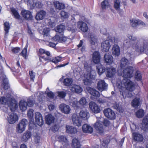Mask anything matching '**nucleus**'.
I'll return each mask as SVG.
<instances>
[{"label": "nucleus", "mask_w": 148, "mask_h": 148, "mask_svg": "<svg viewBox=\"0 0 148 148\" xmlns=\"http://www.w3.org/2000/svg\"><path fill=\"white\" fill-rule=\"evenodd\" d=\"M65 29V26L62 25H60L58 26L56 29V32L61 33L63 32Z\"/></svg>", "instance_id": "nucleus-47"}, {"label": "nucleus", "mask_w": 148, "mask_h": 148, "mask_svg": "<svg viewBox=\"0 0 148 148\" xmlns=\"http://www.w3.org/2000/svg\"><path fill=\"white\" fill-rule=\"evenodd\" d=\"M19 105L20 109L22 111H24L27 109V103L24 100H22L21 101Z\"/></svg>", "instance_id": "nucleus-38"}, {"label": "nucleus", "mask_w": 148, "mask_h": 148, "mask_svg": "<svg viewBox=\"0 0 148 148\" xmlns=\"http://www.w3.org/2000/svg\"><path fill=\"white\" fill-rule=\"evenodd\" d=\"M73 80L71 78H66L64 80V84L66 86L70 85L73 82Z\"/></svg>", "instance_id": "nucleus-45"}, {"label": "nucleus", "mask_w": 148, "mask_h": 148, "mask_svg": "<svg viewBox=\"0 0 148 148\" xmlns=\"http://www.w3.org/2000/svg\"><path fill=\"white\" fill-rule=\"evenodd\" d=\"M77 26L83 32H86L88 29V27L87 24L82 21H79L77 23Z\"/></svg>", "instance_id": "nucleus-12"}, {"label": "nucleus", "mask_w": 148, "mask_h": 148, "mask_svg": "<svg viewBox=\"0 0 148 148\" xmlns=\"http://www.w3.org/2000/svg\"><path fill=\"white\" fill-rule=\"evenodd\" d=\"M110 5L108 0H104L101 3V7L103 10L110 7Z\"/></svg>", "instance_id": "nucleus-36"}, {"label": "nucleus", "mask_w": 148, "mask_h": 148, "mask_svg": "<svg viewBox=\"0 0 148 148\" xmlns=\"http://www.w3.org/2000/svg\"><path fill=\"white\" fill-rule=\"evenodd\" d=\"M86 77L85 76V78L84 79H83V81L84 82V84L85 85H89L90 83L91 80L89 77L90 75L89 74H88L86 75Z\"/></svg>", "instance_id": "nucleus-46"}, {"label": "nucleus", "mask_w": 148, "mask_h": 148, "mask_svg": "<svg viewBox=\"0 0 148 148\" xmlns=\"http://www.w3.org/2000/svg\"><path fill=\"white\" fill-rule=\"evenodd\" d=\"M51 40L54 41H57L60 42V37L58 35H56L53 38H51Z\"/></svg>", "instance_id": "nucleus-60"}, {"label": "nucleus", "mask_w": 148, "mask_h": 148, "mask_svg": "<svg viewBox=\"0 0 148 148\" xmlns=\"http://www.w3.org/2000/svg\"><path fill=\"white\" fill-rule=\"evenodd\" d=\"M134 56L132 54L128 53L126 56V58L123 57L121 60L120 66L121 68H123L132 62Z\"/></svg>", "instance_id": "nucleus-5"}, {"label": "nucleus", "mask_w": 148, "mask_h": 148, "mask_svg": "<svg viewBox=\"0 0 148 148\" xmlns=\"http://www.w3.org/2000/svg\"><path fill=\"white\" fill-rule=\"evenodd\" d=\"M136 115L138 118H141L144 115L143 110L142 109H139L136 113Z\"/></svg>", "instance_id": "nucleus-51"}, {"label": "nucleus", "mask_w": 148, "mask_h": 148, "mask_svg": "<svg viewBox=\"0 0 148 148\" xmlns=\"http://www.w3.org/2000/svg\"><path fill=\"white\" fill-rule=\"evenodd\" d=\"M59 107L61 112L65 114L69 113L71 110L69 106L64 103L60 104Z\"/></svg>", "instance_id": "nucleus-15"}, {"label": "nucleus", "mask_w": 148, "mask_h": 148, "mask_svg": "<svg viewBox=\"0 0 148 148\" xmlns=\"http://www.w3.org/2000/svg\"><path fill=\"white\" fill-rule=\"evenodd\" d=\"M133 68L129 66L125 69L123 71V75L124 78L122 80L123 85L128 89H132L134 87V84L128 78H130L133 75Z\"/></svg>", "instance_id": "nucleus-1"}, {"label": "nucleus", "mask_w": 148, "mask_h": 148, "mask_svg": "<svg viewBox=\"0 0 148 148\" xmlns=\"http://www.w3.org/2000/svg\"><path fill=\"white\" fill-rule=\"evenodd\" d=\"M97 86L98 89L101 91L106 90L108 88V84L103 80L99 81L97 83Z\"/></svg>", "instance_id": "nucleus-9"}, {"label": "nucleus", "mask_w": 148, "mask_h": 148, "mask_svg": "<svg viewBox=\"0 0 148 148\" xmlns=\"http://www.w3.org/2000/svg\"><path fill=\"white\" fill-rule=\"evenodd\" d=\"M33 111L34 110L32 109H30L27 111V116L30 119H32L33 118Z\"/></svg>", "instance_id": "nucleus-55"}, {"label": "nucleus", "mask_w": 148, "mask_h": 148, "mask_svg": "<svg viewBox=\"0 0 148 148\" xmlns=\"http://www.w3.org/2000/svg\"><path fill=\"white\" fill-rule=\"evenodd\" d=\"M105 98L103 97L102 98H99L97 99V102L99 103H103L106 102Z\"/></svg>", "instance_id": "nucleus-62"}, {"label": "nucleus", "mask_w": 148, "mask_h": 148, "mask_svg": "<svg viewBox=\"0 0 148 148\" xmlns=\"http://www.w3.org/2000/svg\"><path fill=\"white\" fill-rule=\"evenodd\" d=\"M89 107L90 111L95 113H99L101 111L100 107L95 102L93 101L90 102Z\"/></svg>", "instance_id": "nucleus-7"}, {"label": "nucleus", "mask_w": 148, "mask_h": 148, "mask_svg": "<svg viewBox=\"0 0 148 148\" xmlns=\"http://www.w3.org/2000/svg\"><path fill=\"white\" fill-rule=\"evenodd\" d=\"M141 128L145 131L148 130V114L145 117L143 120Z\"/></svg>", "instance_id": "nucleus-25"}, {"label": "nucleus", "mask_w": 148, "mask_h": 148, "mask_svg": "<svg viewBox=\"0 0 148 148\" xmlns=\"http://www.w3.org/2000/svg\"><path fill=\"white\" fill-rule=\"evenodd\" d=\"M27 46H26L23 49L22 52L20 55L23 57L25 58L26 57V54L27 52Z\"/></svg>", "instance_id": "nucleus-57"}, {"label": "nucleus", "mask_w": 148, "mask_h": 148, "mask_svg": "<svg viewBox=\"0 0 148 148\" xmlns=\"http://www.w3.org/2000/svg\"><path fill=\"white\" fill-rule=\"evenodd\" d=\"M104 62L109 64H110L113 62V58L111 54L106 53L104 55L103 58Z\"/></svg>", "instance_id": "nucleus-22"}, {"label": "nucleus", "mask_w": 148, "mask_h": 148, "mask_svg": "<svg viewBox=\"0 0 148 148\" xmlns=\"http://www.w3.org/2000/svg\"><path fill=\"white\" fill-rule=\"evenodd\" d=\"M94 127L99 133H102L103 132L102 122L97 119V121L94 125Z\"/></svg>", "instance_id": "nucleus-19"}, {"label": "nucleus", "mask_w": 148, "mask_h": 148, "mask_svg": "<svg viewBox=\"0 0 148 148\" xmlns=\"http://www.w3.org/2000/svg\"><path fill=\"white\" fill-rule=\"evenodd\" d=\"M82 129L83 132L85 133H91L93 132L92 127L87 124L83 125Z\"/></svg>", "instance_id": "nucleus-28"}, {"label": "nucleus", "mask_w": 148, "mask_h": 148, "mask_svg": "<svg viewBox=\"0 0 148 148\" xmlns=\"http://www.w3.org/2000/svg\"><path fill=\"white\" fill-rule=\"evenodd\" d=\"M140 103V99L136 98L132 101V105L133 107L136 108L139 106Z\"/></svg>", "instance_id": "nucleus-44"}, {"label": "nucleus", "mask_w": 148, "mask_h": 148, "mask_svg": "<svg viewBox=\"0 0 148 148\" xmlns=\"http://www.w3.org/2000/svg\"><path fill=\"white\" fill-rule=\"evenodd\" d=\"M21 14L27 20H30L32 18V13L29 11L23 10L21 11Z\"/></svg>", "instance_id": "nucleus-21"}, {"label": "nucleus", "mask_w": 148, "mask_h": 148, "mask_svg": "<svg viewBox=\"0 0 148 148\" xmlns=\"http://www.w3.org/2000/svg\"><path fill=\"white\" fill-rule=\"evenodd\" d=\"M103 113L108 118L112 120L115 119V114L110 108H108L104 109Z\"/></svg>", "instance_id": "nucleus-8"}, {"label": "nucleus", "mask_w": 148, "mask_h": 148, "mask_svg": "<svg viewBox=\"0 0 148 148\" xmlns=\"http://www.w3.org/2000/svg\"><path fill=\"white\" fill-rule=\"evenodd\" d=\"M133 136L135 140L138 141H142L143 140V138L142 136L137 133H133Z\"/></svg>", "instance_id": "nucleus-37"}, {"label": "nucleus", "mask_w": 148, "mask_h": 148, "mask_svg": "<svg viewBox=\"0 0 148 148\" xmlns=\"http://www.w3.org/2000/svg\"><path fill=\"white\" fill-rule=\"evenodd\" d=\"M4 30L5 31L6 34L8 33V30L10 29V26L8 22H6L4 23Z\"/></svg>", "instance_id": "nucleus-54"}, {"label": "nucleus", "mask_w": 148, "mask_h": 148, "mask_svg": "<svg viewBox=\"0 0 148 148\" xmlns=\"http://www.w3.org/2000/svg\"><path fill=\"white\" fill-rule=\"evenodd\" d=\"M46 14V12L45 11H40L37 13L35 18L37 20H42L44 18Z\"/></svg>", "instance_id": "nucleus-32"}, {"label": "nucleus", "mask_w": 148, "mask_h": 148, "mask_svg": "<svg viewBox=\"0 0 148 148\" xmlns=\"http://www.w3.org/2000/svg\"><path fill=\"white\" fill-rule=\"evenodd\" d=\"M116 73V70L114 68L112 67H107L106 71V75L107 77H111L114 75Z\"/></svg>", "instance_id": "nucleus-20"}, {"label": "nucleus", "mask_w": 148, "mask_h": 148, "mask_svg": "<svg viewBox=\"0 0 148 148\" xmlns=\"http://www.w3.org/2000/svg\"><path fill=\"white\" fill-rule=\"evenodd\" d=\"M69 88L70 90L73 92L80 93L83 91V89L81 87L76 84L72 85Z\"/></svg>", "instance_id": "nucleus-13"}, {"label": "nucleus", "mask_w": 148, "mask_h": 148, "mask_svg": "<svg viewBox=\"0 0 148 148\" xmlns=\"http://www.w3.org/2000/svg\"><path fill=\"white\" fill-rule=\"evenodd\" d=\"M120 1L119 0H115L114 2V8L116 10L119 9L120 6Z\"/></svg>", "instance_id": "nucleus-53"}, {"label": "nucleus", "mask_w": 148, "mask_h": 148, "mask_svg": "<svg viewBox=\"0 0 148 148\" xmlns=\"http://www.w3.org/2000/svg\"><path fill=\"white\" fill-rule=\"evenodd\" d=\"M89 42L92 45L96 46L98 44V40L97 37L94 34H91L89 39Z\"/></svg>", "instance_id": "nucleus-33"}, {"label": "nucleus", "mask_w": 148, "mask_h": 148, "mask_svg": "<svg viewBox=\"0 0 148 148\" xmlns=\"http://www.w3.org/2000/svg\"><path fill=\"white\" fill-rule=\"evenodd\" d=\"M116 85L118 88L119 89V91L121 95H122L123 97H126L131 98L133 95L134 93L132 91L134 89V87L132 89H128L126 87L123 86L121 83V81H118Z\"/></svg>", "instance_id": "nucleus-2"}, {"label": "nucleus", "mask_w": 148, "mask_h": 148, "mask_svg": "<svg viewBox=\"0 0 148 148\" xmlns=\"http://www.w3.org/2000/svg\"><path fill=\"white\" fill-rule=\"evenodd\" d=\"M127 37L132 41V47L136 51L138 52H139L141 51L140 42H143V44L145 45L147 43V42L148 41L147 39L139 40L138 39L134 36L130 35H128Z\"/></svg>", "instance_id": "nucleus-3"}, {"label": "nucleus", "mask_w": 148, "mask_h": 148, "mask_svg": "<svg viewBox=\"0 0 148 148\" xmlns=\"http://www.w3.org/2000/svg\"><path fill=\"white\" fill-rule=\"evenodd\" d=\"M29 74L30 76L31 79L32 80H34V79L35 77V73L32 71H30L29 72Z\"/></svg>", "instance_id": "nucleus-63"}, {"label": "nucleus", "mask_w": 148, "mask_h": 148, "mask_svg": "<svg viewBox=\"0 0 148 148\" xmlns=\"http://www.w3.org/2000/svg\"><path fill=\"white\" fill-rule=\"evenodd\" d=\"M87 89L88 92L92 95L96 97L100 96L99 92L95 89L89 87H87Z\"/></svg>", "instance_id": "nucleus-30"}, {"label": "nucleus", "mask_w": 148, "mask_h": 148, "mask_svg": "<svg viewBox=\"0 0 148 148\" xmlns=\"http://www.w3.org/2000/svg\"><path fill=\"white\" fill-rule=\"evenodd\" d=\"M27 124V120L23 119L18 124L16 127V132L18 133H21L24 132Z\"/></svg>", "instance_id": "nucleus-6"}, {"label": "nucleus", "mask_w": 148, "mask_h": 148, "mask_svg": "<svg viewBox=\"0 0 148 148\" xmlns=\"http://www.w3.org/2000/svg\"><path fill=\"white\" fill-rule=\"evenodd\" d=\"M112 52L113 55L118 56L120 54V49L119 46L116 44H115L113 46L112 49Z\"/></svg>", "instance_id": "nucleus-26"}, {"label": "nucleus", "mask_w": 148, "mask_h": 148, "mask_svg": "<svg viewBox=\"0 0 148 148\" xmlns=\"http://www.w3.org/2000/svg\"><path fill=\"white\" fill-rule=\"evenodd\" d=\"M97 71L99 75H100L105 71V68L100 64H99L97 66Z\"/></svg>", "instance_id": "nucleus-41"}, {"label": "nucleus", "mask_w": 148, "mask_h": 148, "mask_svg": "<svg viewBox=\"0 0 148 148\" xmlns=\"http://www.w3.org/2000/svg\"><path fill=\"white\" fill-rule=\"evenodd\" d=\"M100 56L99 53L98 51H95L93 53L92 56V61L96 64H98L100 61Z\"/></svg>", "instance_id": "nucleus-24"}, {"label": "nucleus", "mask_w": 148, "mask_h": 148, "mask_svg": "<svg viewBox=\"0 0 148 148\" xmlns=\"http://www.w3.org/2000/svg\"><path fill=\"white\" fill-rule=\"evenodd\" d=\"M18 120L17 115L15 114L12 113L9 114L7 120L11 124L15 123Z\"/></svg>", "instance_id": "nucleus-10"}, {"label": "nucleus", "mask_w": 148, "mask_h": 148, "mask_svg": "<svg viewBox=\"0 0 148 148\" xmlns=\"http://www.w3.org/2000/svg\"><path fill=\"white\" fill-rule=\"evenodd\" d=\"M58 139L59 141L60 142L66 143L67 141L66 138L64 136H60L59 137Z\"/></svg>", "instance_id": "nucleus-56"}, {"label": "nucleus", "mask_w": 148, "mask_h": 148, "mask_svg": "<svg viewBox=\"0 0 148 148\" xmlns=\"http://www.w3.org/2000/svg\"><path fill=\"white\" fill-rule=\"evenodd\" d=\"M2 77L3 82L2 85V87L5 89H7L9 87L8 79L6 76L4 75H2Z\"/></svg>", "instance_id": "nucleus-31"}, {"label": "nucleus", "mask_w": 148, "mask_h": 148, "mask_svg": "<svg viewBox=\"0 0 148 148\" xmlns=\"http://www.w3.org/2000/svg\"><path fill=\"white\" fill-rule=\"evenodd\" d=\"M58 96L62 98L64 97L66 95V93L64 91H61L58 92Z\"/></svg>", "instance_id": "nucleus-61"}, {"label": "nucleus", "mask_w": 148, "mask_h": 148, "mask_svg": "<svg viewBox=\"0 0 148 148\" xmlns=\"http://www.w3.org/2000/svg\"><path fill=\"white\" fill-rule=\"evenodd\" d=\"M70 104L74 108H77L80 107L79 102L77 99L74 98H71L69 100Z\"/></svg>", "instance_id": "nucleus-23"}, {"label": "nucleus", "mask_w": 148, "mask_h": 148, "mask_svg": "<svg viewBox=\"0 0 148 148\" xmlns=\"http://www.w3.org/2000/svg\"><path fill=\"white\" fill-rule=\"evenodd\" d=\"M28 4L32 8L34 7L37 8H40L42 6V4L41 2L39 1H33L32 0L28 1Z\"/></svg>", "instance_id": "nucleus-18"}, {"label": "nucleus", "mask_w": 148, "mask_h": 148, "mask_svg": "<svg viewBox=\"0 0 148 148\" xmlns=\"http://www.w3.org/2000/svg\"><path fill=\"white\" fill-rule=\"evenodd\" d=\"M110 47L109 41L108 40H106L103 41L101 44V49L103 51L106 52L108 51Z\"/></svg>", "instance_id": "nucleus-17"}, {"label": "nucleus", "mask_w": 148, "mask_h": 148, "mask_svg": "<svg viewBox=\"0 0 148 148\" xmlns=\"http://www.w3.org/2000/svg\"><path fill=\"white\" fill-rule=\"evenodd\" d=\"M34 142L36 143H38L40 140V136L39 134H37L36 135L34 136Z\"/></svg>", "instance_id": "nucleus-59"}, {"label": "nucleus", "mask_w": 148, "mask_h": 148, "mask_svg": "<svg viewBox=\"0 0 148 148\" xmlns=\"http://www.w3.org/2000/svg\"><path fill=\"white\" fill-rule=\"evenodd\" d=\"M32 135L31 133L29 131H26L23 134L21 138V139L22 141L26 142L29 139Z\"/></svg>", "instance_id": "nucleus-34"}, {"label": "nucleus", "mask_w": 148, "mask_h": 148, "mask_svg": "<svg viewBox=\"0 0 148 148\" xmlns=\"http://www.w3.org/2000/svg\"><path fill=\"white\" fill-rule=\"evenodd\" d=\"M50 29L48 28H45L43 30L42 34L45 38L47 39L49 38L50 36L49 35Z\"/></svg>", "instance_id": "nucleus-42"}, {"label": "nucleus", "mask_w": 148, "mask_h": 148, "mask_svg": "<svg viewBox=\"0 0 148 148\" xmlns=\"http://www.w3.org/2000/svg\"><path fill=\"white\" fill-rule=\"evenodd\" d=\"M109 142V140H103L102 143L103 146L105 147H107Z\"/></svg>", "instance_id": "nucleus-64"}, {"label": "nucleus", "mask_w": 148, "mask_h": 148, "mask_svg": "<svg viewBox=\"0 0 148 148\" xmlns=\"http://www.w3.org/2000/svg\"><path fill=\"white\" fill-rule=\"evenodd\" d=\"M79 106H84L87 103L86 98L85 97H82L79 101Z\"/></svg>", "instance_id": "nucleus-48"}, {"label": "nucleus", "mask_w": 148, "mask_h": 148, "mask_svg": "<svg viewBox=\"0 0 148 148\" xmlns=\"http://www.w3.org/2000/svg\"><path fill=\"white\" fill-rule=\"evenodd\" d=\"M0 104L3 105L7 104L10 107V109L12 111L17 107V104L12 102V99L10 94L7 95L6 98L4 97H2L0 99Z\"/></svg>", "instance_id": "nucleus-4"}, {"label": "nucleus", "mask_w": 148, "mask_h": 148, "mask_svg": "<svg viewBox=\"0 0 148 148\" xmlns=\"http://www.w3.org/2000/svg\"><path fill=\"white\" fill-rule=\"evenodd\" d=\"M72 119L73 124L74 125L78 127L81 125L82 121L77 114H73L72 116Z\"/></svg>", "instance_id": "nucleus-11"}, {"label": "nucleus", "mask_w": 148, "mask_h": 148, "mask_svg": "<svg viewBox=\"0 0 148 148\" xmlns=\"http://www.w3.org/2000/svg\"><path fill=\"white\" fill-rule=\"evenodd\" d=\"M55 7L59 10L64 9L65 8V5L63 3L60 2L58 1H55L54 2Z\"/></svg>", "instance_id": "nucleus-39"}, {"label": "nucleus", "mask_w": 148, "mask_h": 148, "mask_svg": "<svg viewBox=\"0 0 148 148\" xmlns=\"http://www.w3.org/2000/svg\"><path fill=\"white\" fill-rule=\"evenodd\" d=\"M66 132L69 133H75L77 132V130L72 126L67 125L66 127Z\"/></svg>", "instance_id": "nucleus-40"}, {"label": "nucleus", "mask_w": 148, "mask_h": 148, "mask_svg": "<svg viewBox=\"0 0 148 148\" xmlns=\"http://www.w3.org/2000/svg\"><path fill=\"white\" fill-rule=\"evenodd\" d=\"M67 29L68 31L71 32L72 33L74 32L76 30L75 24L72 25L71 22H69V24H68V27Z\"/></svg>", "instance_id": "nucleus-43"}, {"label": "nucleus", "mask_w": 148, "mask_h": 148, "mask_svg": "<svg viewBox=\"0 0 148 148\" xmlns=\"http://www.w3.org/2000/svg\"><path fill=\"white\" fill-rule=\"evenodd\" d=\"M11 11L15 18L17 19H18L19 18L20 16L19 14L14 8H11Z\"/></svg>", "instance_id": "nucleus-49"}, {"label": "nucleus", "mask_w": 148, "mask_h": 148, "mask_svg": "<svg viewBox=\"0 0 148 148\" xmlns=\"http://www.w3.org/2000/svg\"><path fill=\"white\" fill-rule=\"evenodd\" d=\"M135 78L137 81L140 80L142 79V76L140 71H137L135 73Z\"/></svg>", "instance_id": "nucleus-50"}, {"label": "nucleus", "mask_w": 148, "mask_h": 148, "mask_svg": "<svg viewBox=\"0 0 148 148\" xmlns=\"http://www.w3.org/2000/svg\"><path fill=\"white\" fill-rule=\"evenodd\" d=\"M35 122L36 123L40 126L43 124V120L41 114L39 112L35 113Z\"/></svg>", "instance_id": "nucleus-14"}, {"label": "nucleus", "mask_w": 148, "mask_h": 148, "mask_svg": "<svg viewBox=\"0 0 148 148\" xmlns=\"http://www.w3.org/2000/svg\"><path fill=\"white\" fill-rule=\"evenodd\" d=\"M55 119L54 116L51 114H48L45 116L46 122L48 125L53 123Z\"/></svg>", "instance_id": "nucleus-29"}, {"label": "nucleus", "mask_w": 148, "mask_h": 148, "mask_svg": "<svg viewBox=\"0 0 148 148\" xmlns=\"http://www.w3.org/2000/svg\"><path fill=\"white\" fill-rule=\"evenodd\" d=\"M60 14L61 16L63 18H66L68 17L67 13L63 11L61 12Z\"/></svg>", "instance_id": "nucleus-58"}, {"label": "nucleus", "mask_w": 148, "mask_h": 148, "mask_svg": "<svg viewBox=\"0 0 148 148\" xmlns=\"http://www.w3.org/2000/svg\"><path fill=\"white\" fill-rule=\"evenodd\" d=\"M62 59V58L59 56H57L54 58H52L51 61L55 63H57L58 62H60Z\"/></svg>", "instance_id": "nucleus-52"}, {"label": "nucleus", "mask_w": 148, "mask_h": 148, "mask_svg": "<svg viewBox=\"0 0 148 148\" xmlns=\"http://www.w3.org/2000/svg\"><path fill=\"white\" fill-rule=\"evenodd\" d=\"M79 115L80 118L84 120H87L90 117L88 111L86 109L81 110Z\"/></svg>", "instance_id": "nucleus-16"}, {"label": "nucleus", "mask_w": 148, "mask_h": 148, "mask_svg": "<svg viewBox=\"0 0 148 148\" xmlns=\"http://www.w3.org/2000/svg\"><path fill=\"white\" fill-rule=\"evenodd\" d=\"M131 25L133 27H135L138 25L141 24L143 25H145V24L142 21L138 19H133L130 21Z\"/></svg>", "instance_id": "nucleus-27"}, {"label": "nucleus", "mask_w": 148, "mask_h": 148, "mask_svg": "<svg viewBox=\"0 0 148 148\" xmlns=\"http://www.w3.org/2000/svg\"><path fill=\"white\" fill-rule=\"evenodd\" d=\"M72 146L73 148H82L79 141L76 138L73 139Z\"/></svg>", "instance_id": "nucleus-35"}]
</instances>
